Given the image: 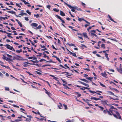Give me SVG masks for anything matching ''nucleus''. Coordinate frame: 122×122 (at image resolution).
Here are the masks:
<instances>
[{
  "label": "nucleus",
  "mask_w": 122,
  "mask_h": 122,
  "mask_svg": "<svg viewBox=\"0 0 122 122\" xmlns=\"http://www.w3.org/2000/svg\"><path fill=\"white\" fill-rule=\"evenodd\" d=\"M112 107V112H110L111 115H113L114 117L116 118H118L120 119H121V117L119 112L117 111V109L115 108L114 107Z\"/></svg>",
  "instance_id": "nucleus-1"
},
{
  "label": "nucleus",
  "mask_w": 122,
  "mask_h": 122,
  "mask_svg": "<svg viewBox=\"0 0 122 122\" xmlns=\"http://www.w3.org/2000/svg\"><path fill=\"white\" fill-rule=\"evenodd\" d=\"M112 107H113V106H112L109 109V110H108L107 109H106L105 110H103V112L104 114H106L107 113V112L109 115H111V113H110V112H112Z\"/></svg>",
  "instance_id": "nucleus-2"
},
{
  "label": "nucleus",
  "mask_w": 122,
  "mask_h": 122,
  "mask_svg": "<svg viewBox=\"0 0 122 122\" xmlns=\"http://www.w3.org/2000/svg\"><path fill=\"white\" fill-rule=\"evenodd\" d=\"M65 5L68 6L70 9L72 8V9L71 10V11L73 12H75V10L76 9V7H72L71 5H69L68 4L65 2Z\"/></svg>",
  "instance_id": "nucleus-3"
},
{
  "label": "nucleus",
  "mask_w": 122,
  "mask_h": 122,
  "mask_svg": "<svg viewBox=\"0 0 122 122\" xmlns=\"http://www.w3.org/2000/svg\"><path fill=\"white\" fill-rule=\"evenodd\" d=\"M55 16L60 20L62 23H61V24L63 26L65 27V25L63 24H65V22L64 21V20L62 19L61 17L60 16L57 15H56Z\"/></svg>",
  "instance_id": "nucleus-4"
},
{
  "label": "nucleus",
  "mask_w": 122,
  "mask_h": 122,
  "mask_svg": "<svg viewBox=\"0 0 122 122\" xmlns=\"http://www.w3.org/2000/svg\"><path fill=\"white\" fill-rule=\"evenodd\" d=\"M55 16L60 20L62 23H61V24L63 26L65 27V25L63 24H65V22L64 21V20L62 19L61 17L60 16L57 15H56Z\"/></svg>",
  "instance_id": "nucleus-5"
},
{
  "label": "nucleus",
  "mask_w": 122,
  "mask_h": 122,
  "mask_svg": "<svg viewBox=\"0 0 122 122\" xmlns=\"http://www.w3.org/2000/svg\"><path fill=\"white\" fill-rule=\"evenodd\" d=\"M27 116L29 118H26V119L25 121L26 122H30L31 121V118H32V117L30 115H27Z\"/></svg>",
  "instance_id": "nucleus-6"
},
{
  "label": "nucleus",
  "mask_w": 122,
  "mask_h": 122,
  "mask_svg": "<svg viewBox=\"0 0 122 122\" xmlns=\"http://www.w3.org/2000/svg\"><path fill=\"white\" fill-rule=\"evenodd\" d=\"M7 12L8 13H11V14H14L16 16V17H21V16H19V15H16V14L15 12H14V11H13V10H12L11 11H7Z\"/></svg>",
  "instance_id": "nucleus-7"
},
{
  "label": "nucleus",
  "mask_w": 122,
  "mask_h": 122,
  "mask_svg": "<svg viewBox=\"0 0 122 122\" xmlns=\"http://www.w3.org/2000/svg\"><path fill=\"white\" fill-rule=\"evenodd\" d=\"M4 46H6L7 48L10 50H12V49H13V47L11 46L9 44H6L4 45Z\"/></svg>",
  "instance_id": "nucleus-8"
},
{
  "label": "nucleus",
  "mask_w": 122,
  "mask_h": 122,
  "mask_svg": "<svg viewBox=\"0 0 122 122\" xmlns=\"http://www.w3.org/2000/svg\"><path fill=\"white\" fill-rule=\"evenodd\" d=\"M38 25V24L35 23H32L31 25L33 28H34L35 27H36Z\"/></svg>",
  "instance_id": "nucleus-9"
},
{
  "label": "nucleus",
  "mask_w": 122,
  "mask_h": 122,
  "mask_svg": "<svg viewBox=\"0 0 122 122\" xmlns=\"http://www.w3.org/2000/svg\"><path fill=\"white\" fill-rule=\"evenodd\" d=\"M77 81L78 82H79L80 83L86 86H87V87H89V85L88 84H86V83H85L83 82H81L80 81Z\"/></svg>",
  "instance_id": "nucleus-10"
},
{
  "label": "nucleus",
  "mask_w": 122,
  "mask_h": 122,
  "mask_svg": "<svg viewBox=\"0 0 122 122\" xmlns=\"http://www.w3.org/2000/svg\"><path fill=\"white\" fill-rule=\"evenodd\" d=\"M82 87L83 88H80V89L81 90L84 91V90H85V89H87V90H90V88L87 87L82 86Z\"/></svg>",
  "instance_id": "nucleus-11"
},
{
  "label": "nucleus",
  "mask_w": 122,
  "mask_h": 122,
  "mask_svg": "<svg viewBox=\"0 0 122 122\" xmlns=\"http://www.w3.org/2000/svg\"><path fill=\"white\" fill-rule=\"evenodd\" d=\"M91 35L92 38L94 37V36L96 37L97 38H98V36L94 33H91Z\"/></svg>",
  "instance_id": "nucleus-12"
},
{
  "label": "nucleus",
  "mask_w": 122,
  "mask_h": 122,
  "mask_svg": "<svg viewBox=\"0 0 122 122\" xmlns=\"http://www.w3.org/2000/svg\"><path fill=\"white\" fill-rule=\"evenodd\" d=\"M108 17L109 18L110 20L114 22L115 23H117V22L114 21L112 18L109 15H108Z\"/></svg>",
  "instance_id": "nucleus-13"
},
{
  "label": "nucleus",
  "mask_w": 122,
  "mask_h": 122,
  "mask_svg": "<svg viewBox=\"0 0 122 122\" xmlns=\"http://www.w3.org/2000/svg\"><path fill=\"white\" fill-rule=\"evenodd\" d=\"M43 89H44L45 91V93L46 94H47L49 96H50V95L51 94L50 93L48 92L46 89L45 88H44Z\"/></svg>",
  "instance_id": "nucleus-14"
},
{
  "label": "nucleus",
  "mask_w": 122,
  "mask_h": 122,
  "mask_svg": "<svg viewBox=\"0 0 122 122\" xmlns=\"http://www.w3.org/2000/svg\"><path fill=\"white\" fill-rule=\"evenodd\" d=\"M117 69L118 72L121 74H122V68L119 69L117 68Z\"/></svg>",
  "instance_id": "nucleus-15"
},
{
  "label": "nucleus",
  "mask_w": 122,
  "mask_h": 122,
  "mask_svg": "<svg viewBox=\"0 0 122 122\" xmlns=\"http://www.w3.org/2000/svg\"><path fill=\"white\" fill-rule=\"evenodd\" d=\"M49 76L53 77V78L56 81H59V80L57 79L58 78L56 77L51 75H50Z\"/></svg>",
  "instance_id": "nucleus-16"
},
{
  "label": "nucleus",
  "mask_w": 122,
  "mask_h": 122,
  "mask_svg": "<svg viewBox=\"0 0 122 122\" xmlns=\"http://www.w3.org/2000/svg\"><path fill=\"white\" fill-rule=\"evenodd\" d=\"M68 27L71 28V29H72V30H73V31H78V30L73 29L72 28H74V27H73L69 26H68Z\"/></svg>",
  "instance_id": "nucleus-17"
},
{
  "label": "nucleus",
  "mask_w": 122,
  "mask_h": 122,
  "mask_svg": "<svg viewBox=\"0 0 122 122\" xmlns=\"http://www.w3.org/2000/svg\"><path fill=\"white\" fill-rule=\"evenodd\" d=\"M107 93H109V94H110L111 95L114 96H115V97H118L117 96L115 95L114 94V93H113L112 92H111V91H107Z\"/></svg>",
  "instance_id": "nucleus-18"
},
{
  "label": "nucleus",
  "mask_w": 122,
  "mask_h": 122,
  "mask_svg": "<svg viewBox=\"0 0 122 122\" xmlns=\"http://www.w3.org/2000/svg\"><path fill=\"white\" fill-rule=\"evenodd\" d=\"M60 15L62 16H65V14L61 10L60 11Z\"/></svg>",
  "instance_id": "nucleus-19"
},
{
  "label": "nucleus",
  "mask_w": 122,
  "mask_h": 122,
  "mask_svg": "<svg viewBox=\"0 0 122 122\" xmlns=\"http://www.w3.org/2000/svg\"><path fill=\"white\" fill-rule=\"evenodd\" d=\"M69 53L71 55H72L73 56L75 57H76V56L75 53H73L70 51H69Z\"/></svg>",
  "instance_id": "nucleus-20"
},
{
  "label": "nucleus",
  "mask_w": 122,
  "mask_h": 122,
  "mask_svg": "<svg viewBox=\"0 0 122 122\" xmlns=\"http://www.w3.org/2000/svg\"><path fill=\"white\" fill-rule=\"evenodd\" d=\"M101 102H102L103 104L107 105H108L107 103L108 102V101L107 100L102 101Z\"/></svg>",
  "instance_id": "nucleus-21"
},
{
  "label": "nucleus",
  "mask_w": 122,
  "mask_h": 122,
  "mask_svg": "<svg viewBox=\"0 0 122 122\" xmlns=\"http://www.w3.org/2000/svg\"><path fill=\"white\" fill-rule=\"evenodd\" d=\"M101 75L103 77H106L107 76V74L106 73V72L104 71V73H101Z\"/></svg>",
  "instance_id": "nucleus-22"
},
{
  "label": "nucleus",
  "mask_w": 122,
  "mask_h": 122,
  "mask_svg": "<svg viewBox=\"0 0 122 122\" xmlns=\"http://www.w3.org/2000/svg\"><path fill=\"white\" fill-rule=\"evenodd\" d=\"M59 105H58V106L59 108L60 109H62V108L61 107H62V104L60 102L59 103Z\"/></svg>",
  "instance_id": "nucleus-23"
},
{
  "label": "nucleus",
  "mask_w": 122,
  "mask_h": 122,
  "mask_svg": "<svg viewBox=\"0 0 122 122\" xmlns=\"http://www.w3.org/2000/svg\"><path fill=\"white\" fill-rule=\"evenodd\" d=\"M36 118L37 119H38L39 120V121H43L44 120H45V121H46V119H45L44 118H39L38 117H36Z\"/></svg>",
  "instance_id": "nucleus-24"
},
{
  "label": "nucleus",
  "mask_w": 122,
  "mask_h": 122,
  "mask_svg": "<svg viewBox=\"0 0 122 122\" xmlns=\"http://www.w3.org/2000/svg\"><path fill=\"white\" fill-rule=\"evenodd\" d=\"M35 61H33V60H30V61L32 62L33 63H38L39 61H38L36 59L35 60Z\"/></svg>",
  "instance_id": "nucleus-25"
},
{
  "label": "nucleus",
  "mask_w": 122,
  "mask_h": 122,
  "mask_svg": "<svg viewBox=\"0 0 122 122\" xmlns=\"http://www.w3.org/2000/svg\"><path fill=\"white\" fill-rule=\"evenodd\" d=\"M84 36L86 38H88V36H87V34L86 33H83Z\"/></svg>",
  "instance_id": "nucleus-26"
},
{
  "label": "nucleus",
  "mask_w": 122,
  "mask_h": 122,
  "mask_svg": "<svg viewBox=\"0 0 122 122\" xmlns=\"http://www.w3.org/2000/svg\"><path fill=\"white\" fill-rule=\"evenodd\" d=\"M93 77H86V78L87 79H88V80H90L91 81H92V79H93Z\"/></svg>",
  "instance_id": "nucleus-27"
},
{
  "label": "nucleus",
  "mask_w": 122,
  "mask_h": 122,
  "mask_svg": "<svg viewBox=\"0 0 122 122\" xmlns=\"http://www.w3.org/2000/svg\"><path fill=\"white\" fill-rule=\"evenodd\" d=\"M0 65L2 66L5 67L7 68L10 69V67L9 66H6L5 65H3L0 64Z\"/></svg>",
  "instance_id": "nucleus-28"
},
{
  "label": "nucleus",
  "mask_w": 122,
  "mask_h": 122,
  "mask_svg": "<svg viewBox=\"0 0 122 122\" xmlns=\"http://www.w3.org/2000/svg\"><path fill=\"white\" fill-rule=\"evenodd\" d=\"M75 93L77 95V97H80L81 96V95L78 92H75Z\"/></svg>",
  "instance_id": "nucleus-29"
},
{
  "label": "nucleus",
  "mask_w": 122,
  "mask_h": 122,
  "mask_svg": "<svg viewBox=\"0 0 122 122\" xmlns=\"http://www.w3.org/2000/svg\"><path fill=\"white\" fill-rule=\"evenodd\" d=\"M22 50L21 49H20V50H16V52L17 53H20L21 52H22Z\"/></svg>",
  "instance_id": "nucleus-30"
},
{
  "label": "nucleus",
  "mask_w": 122,
  "mask_h": 122,
  "mask_svg": "<svg viewBox=\"0 0 122 122\" xmlns=\"http://www.w3.org/2000/svg\"><path fill=\"white\" fill-rule=\"evenodd\" d=\"M101 47L103 48V49H104L105 48V45L104 44H102L101 45Z\"/></svg>",
  "instance_id": "nucleus-31"
},
{
  "label": "nucleus",
  "mask_w": 122,
  "mask_h": 122,
  "mask_svg": "<svg viewBox=\"0 0 122 122\" xmlns=\"http://www.w3.org/2000/svg\"><path fill=\"white\" fill-rule=\"evenodd\" d=\"M41 28V25H39L38 26H37L35 28L36 29H40Z\"/></svg>",
  "instance_id": "nucleus-32"
},
{
  "label": "nucleus",
  "mask_w": 122,
  "mask_h": 122,
  "mask_svg": "<svg viewBox=\"0 0 122 122\" xmlns=\"http://www.w3.org/2000/svg\"><path fill=\"white\" fill-rule=\"evenodd\" d=\"M78 20L79 21H81L82 20H84V19L83 18H78Z\"/></svg>",
  "instance_id": "nucleus-33"
},
{
  "label": "nucleus",
  "mask_w": 122,
  "mask_h": 122,
  "mask_svg": "<svg viewBox=\"0 0 122 122\" xmlns=\"http://www.w3.org/2000/svg\"><path fill=\"white\" fill-rule=\"evenodd\" d=\"M53 10L55 12H58L59 11V9H57L56 8H54Z\"/></svg>",
  "instance_id": "nucleus-34"
},
{
  "label": "nucleus",
  "mask_w": 122,
  "mask_h": 122,
  "mask_svg": "<svg viewBox=\"0 0 122 122\" xmlns=\"http://www.w3.org/2000/svg\"><path fill=\"white\" fill-rule=\"evenodd\" d=\"M98 107L100 108V110L101 111H102L104 110V108L101 106H98Z\"/></svg>",
  "instance_id": "nucleus-35"
},
{
  "label": "nucleus",
  "mask_w": 122,
  "mask_h": 122,
  "mask_svg": "<svg viewBox=\"0 0 122 122\" xmlns=\"http://www.w3.org/2000/svg\"><path fill=\"white\" fill-rule=\"evenodd\" d=\"M50 66L51 65H50V64L43 65L42 66V67H45L46 66Z\"/></svg>",
  "instance_id": "nucleus-36"
},
{
  "label": "nucleus",
  "mask_w": 122,
  "mask_h": 122,
  "mask_svg": "<svg viewBox=\"0 0 122 122\" xmlns=\"http://www.w3.org/2000/svg\"><path fill=\"white\" fill-rule=\"evenodd\" d=\"M83 100L85 102L87 103H88V102L89 101H90V100H89L88 99H86V100H85V99H84Z\"/></svg>",
  "instance_id": "nucleus-37"
},
{
  "label": "nucleus",
  "mask_w": 122,
  "mask_h": 122,
  "mask_svg": "<svg viewBox=\"0 0 122 122\" xmlns=\"http://www.w3.org/2000/svg\"><path fill=\"white\" fill-rule=\"evenodd\" d=\"M64 107L65 108V109H67L68 108L67 105L65 104H63Z\"/></svg>",
  "instance_id": "nucleus-38"
},
{
  "label": "nucleus",
  "mask_w": 122,
  "mask_h": 122,
  "mask_svg": "<svg viewBox=\"0 0 122 122\" xmlns=\"http://www.w3.org/2000/svg\"><path fill=\"white\" fill-rule=\"evenodd\" d=\"M5 60H6L7 61H12V59L8 57H6V59Z\"/></svg>",
  "instance_id": "nucleus-39"
},
{
  "label": "nucleus",
  "mask_w": 122,
  "mask_h": 122,
  "mask_svg": "<svg viewBox=\"0 0 122 122\" xmlns=\"http://www.w3.org/2000/svg\"><path fill=\"white\" fill-rule=\"evenodd\" d=\"M18 24L21 27H22V25L21 23V22L20 21L18 22Z\"/></svg>",
  "instance_id": "nucleus-40"
},
{
  "label": "nucleus",
  "mask_w": 122,
  "mask_h": 122,
  "mask_svg": "<svg viewBox=\"0 0 122 122\" xmlns=\"http://www.w3.org/2000/svg\"><path fill=\"white\" fill-rule=\"evenodd\" d=\"M34 16L36 17L37 18L40 17L39 15L38 14H37V15L34 14Z\"/></svg>",
  "instance_id": "nucleus-41"
},
{
  "label": "nucleus",
  "mask_w": 122,
  "mask_h": 122,
  "mask_svg": "<svg viewBox=\"0 0 122 122\" xmlns=\"http://www.w3.org/2000/svg\"><path fill=\"white\" fill-rule=\"evenodd\" d=\"M76 9L77 10L79 11H81V8H78L76 6Z\"/></svg>",
  "instance_id": "nucleus-42"
},
{
  "label": "nucleus",
  "mask_w": 122,
  "mask_h": 122,
  "mask_svg": "<svg viewBox=\"0 0 122 122\" xmlns=\"http://www.w3.org/2000/svg\"><path fill=\"white\" fill-rule=\"evenodd\" d=\"M81 45L82 46L81 47L83 49L84 48H83L84 47H85V48H86L87 47L85 45H84L81 44Z\"/></svg>",
  "instance_id": "nucleus-43"
},
{
  "label": "nucleus",
  "mask_w": 122,
  "mask_h": 122,
  "mask_svg": "<svg viewBox=\"0 0 122 122\" xmlns=\"http://www.w3.org/2000/svg\"><path fill=\"white\" fill-rule=\"evenodd\" d=\"M89 92L90 93H92L93 94H94L95 93H96L94 91H93L91 90H89Z\"/></svg>",
  "instance_id": "nucleus-44"
},
{
  "label": "nucleus",
  "mask_w": 122,
  "mask_h": 122,
  "mask_svg": "<svg viewBox=\"0 0 122 122\" xmlns=\"http://www.w3.org/2000/svg\"><path fill=\"white\" fill-rule=\"evenodd\" d=\"M5 91H9L10 90L9 88L8 87H5Z\"/></svg>",
  "instance_id": "nucleus-45"
},
{
  "label": "nucleus",
  "mask_w": 122,
  "mask_h": 122,
  "mask_svg": "<svg viewBox=\"0 0 122 122\" xmlns=\"http://www.w3.org/2000/svg\"><path fill=\"white\" fill-rule=\"evenodd\" d=\"M91 32L92 33H94L95 34V33L96 32V30H92L91 31Z\"/></svg>",
  "instance_id": "nucleus-46"
},
{
  "label": "nucleus",
  "mask_w": 122,
  "mask_h": 122,
  "mask_svg": "<svg viewBox=\"0 0 122 122\" xmlns=\"http://www.w3.org/2000/svg\"><path fill=\"white\" fill-rule=\"evenodd\" d=\"M56 59L60 63H61V60L60 59L58 58L57 57L56 58Z\"/></svg>",
  "instance_id": "nucleus-47"
},
{
  "label": "nucleus",
  "mask_w": 122,
  "mask_h": 122,
  "mask_svg": "<svg viewBox=\"0 0 122 122\" xmlns=\"http://www.w3.org/2000/svg\"><path fill=\"white\" fill-rule=\"evenodd\" d=\"M99 82V83H100V85H101V86H102L103 87H105V86L103 84H102L101 83V82Z\"/></svg>",
  "instance_id": "nucleus-48"
},
{
  "label": "nucleus",
  "mask_w": 122,
  "mask_h": 122,
  "mask_svg": "<svg viewBox=\"0 0 122 122\" xmlns=\"http://www.w3.org/2000/svg\"><path fill=\"white\" fill-rule=\"evenodd\" d=\"M12 106L14 107H17V108H19V106H17L13 104L12 105Z\"/></svg>",
  "instance_id": "nucleus-49"
},
{
  "label": "nucleus",
  "mask_w": 122,
  "mask_h": 122,
  "mask_svg": "<svg viewBox=\"0 0 122 122\" xmlns=\"http://www.w3.org/2000/svg\"><path fill=\"white\" fill-rule=\"evenodd\" d=\"M102 42L100 41H99L98 42V44L97 45V46H99V47L100 46V44Z\"/></svg>",
  "instance_id": "nucleus-50"
},
{
  "label": "nucleus",
  "mask_w": 122,
  "mask_h": 122,
  "mask_svg": "<svg viewBox=\"0 0 122 122\" xmlns=\"http://www.w3.org/2000/svg\"><path fill=\"white\" fill-rule=\"evenodd\" d=\"M25 20L26 21H28L29 20L28 17H25Z\"/></svg>",
  "instance_id": "nucleus-51"
},
{
  "label": "nucleus",
  "mask_w": 122,
  "mask_h": 122,
  "mask_svg": "<svg viewBox=\"0 0 122 122\" xmlns=\"http://www.w3.org/2000/svg\"><path fill=\"white\" fill-rule=\"evenodd\" d=\"M61 80L62 81L63 83H65L66 84H67V82L66 81L63 80L62 79H61Z\"/></svg>",
  "instance_id": "nucleus-52"
},
{
  "label": "nucleus",
  "mask_w": 122,
  "mask_h": 122,
  "mask_svg": "<svg viewBox=\"0 0 122 122\" xmlns=\"http://www.w3.org/2000/svg\"><path fill=\"white\" fill-rule=\"evenodd\" d=\"M52 48H53L54 49H55L56 50H57L58 49L57 48H55L53 45H52Z\"/></svg>",
  "instance_id": "nucleus-53"
},
{
  "label": "nucleus",
  "mask_w": 122,
  "mask_h": 122,
  "mask_svg": "<svg viewBox=\"0 0 122 122\" xmlns=\"http://www.w3.org/2000/svg\"><path fill=\"white\" fill-rule=\"evenodd\" d=\"M26 12L29 14L30 15L31 14V13L28 10H27L26 11Z\"/></svg>",
  "instance_id": "nucleus-54"
},
{
  "label": "nucleus",
  "mask_w": 122,
  "mask_h": 122,
  "mask_svg": "<svg viewBox=\"0 0 122 122\" xmlns=\"http://www.w3.org/2000/svg\"><path fill=\"white\" fill-rule=\"evenodd\" d=\"M36 73H37V74L39 75H41L42 74L41 73L39 72L38 71H36Z\"/></svg>",
  "instance_id": "nucleus-55"
},
{
  "label": "nucleus",
  "mask_w": 122,
  "mask_h": 122,
  "mask_svg": "<svg viewBox=\"0 0 122 122\" xmlns=\"http://www.w3.org/2000/svg\"><path fill=\"white\" fill-rule=\"evenodd\" d=\"M7 56H8V57H10V58H11L12 57V56H11V55H9V54H6Z\"/></svg>",
  "instance_id": "nucleus-56"
},
{
  "label": "nucleus",
  "mask_w": 122,
  "mask_h": 122,
  "mask_svg": "<svg viewBox=\"0 0 122 122\" xmlns=\"http://www.w3.org/2000/svg\"><path fill=\"white\" fill-rule=\"evenodd\" d=\"M69 12L71 17H74V16L71 13V12L70 11H69Z\"/></svg>",
  "instance_id": "nucleus-57"
},
{
  "label": "nucleus",
  "mask_w": 122,
  "mask_h": 122,
  "mask_svg": "<svg viewBox=\"0 0 122 122\" xmlns=\"http://www.w3.org/2000/svg\"><path fill=\"white\" fill-rule=\"evenodd\" d=\"M92 28V27L91 26L89 27L88 28H87V30L88 31H89V30H90L91 29V28Z\"/></svg>",
  "instance_id": "nucleus-58"
},
{
  "label": "nucleus",
  "mask_w": 122,
  "mask_h": 122,
  "mask_svg": "<svg viewBox=\"0 0 122 122\" xmlns=\"http://www.w3.org/2000/svg\"><path fill=\"white\" fill-rule=\"evenodd\" d=\"M64 66L66 67L67 68H68L69 69H70V67L68 66H67V65L66 64H65Z\"/></svg>",
  "instance_id": "nucleus-59"
},
{
  "label": "nucleus",
  "mask_w": 122,
  "mask_h": 122,
  "mask_svg": "<svg viewBox=\"0 0 122 122\" xmlns=\"http://www.w3.org/2000/svg\"><path fill=\"white\" fill-rule=\"evenodd\" d=\"M22 119H16L15 120V122H18V121H22Z\"/></svg>",
  "instance_id": "nucleus-60"
},
{
  "label": "nucleus",
  "mask_w": 122,
  "mask_h": 122,
  "mask_svg": "<svg viewBox=\"0 0 122 122\" xmlns=\"http://www.w3.org/2000/svg\"><path fill=\"white\" fill-rule=\"evenodd\" d=\"M16 6H18V7H20V8H21V6L19 4H17V3H16Z\"/></svg>",
  "instance_id": "nucleus-61"
},
{
  "label": "nucleus",
  "mask_w": 122,
  "mask_h": 122,
  "mask_svg": "<svg viewBox=\"0 0 122 122\" xmlns=\"http://www.w3.org/2000/svg\"><path fill=\"white\" fill-rule=\"evenodd\" d=\"M91 99H93L95 100L96 101V98L95 97H91Z\"/></svg>",
  "instance_id": "nucleus-62"
},
{
  "label": "nucleus",
  "mask_w": 122,
  "mask_h": 122,
  "mask_svg": "<svg viewBox=\"0 0 122 122\" xmlns=\"http://www.w3.org/2000/svg\"><path fill=\"white\" fill-rule=\"evenodd\" d=\"M20 79L22 81V82H23L24 83H26V84L27 83L25 81H24V80L23 79H22L21 78H20Z\"/></svg>",
  "instance_id": "nucleus-63"
},
{
  "label": "nucleus",
  "mask_w": 122,
  "mask_h": 122,
  "mask_svg": "<svg viewBox=\"0 0 122 122\" xmlns=\"http://www.w3.org/2000/svg\"><path fill=\"white\" fill-rule=\"evenodd\" d=\"M51 7V6L50 5H48L46 7L49 9H50V7Z\"/></svg>",
  "instance_id": "nucleus-64"
}]
</instances>
